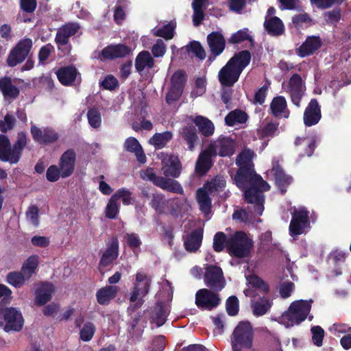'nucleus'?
Wrapping results in <instances>:
<instances>
[{"label": "nucleus", "mask_w": 351, "mask_h": 351, "mask_svg": "<svg viewBox=\"0 0 351 351\" xmlns=\"http://www.w3.org/2000/svg\"><path fill=\"white\" fill-rule=\"evenodd\" d=\"M271 114L276 117L288 118L289 111L287 108V101L282 96H278L273 99L270 104Z\"/></svg>", "instance_id": "25"}, {"label": "nucleus", "mask_w": 351, "mask_h": 351, "mask_svg": "<svg viewBox=\"0 0 351 351\" xmlns=\"http://www.w3.org/2000/svg\"><path fill=\"white\" fill-rule=\"evenodd\" d=\"M154 65V58L149 52L143 51L138 53L135 60V67L138 72L152 69Z\"/></svg>", "instance_id": "29"}, {"label": "nucleus", "mask_w": 351, "mask_h": 351, "mask_svg": "<svg viewBox=\"0 0 351 351\" xmlns=\"http://www.w3.org/2000/svg\"><path fill=\"white\" fill-rule=\"evenodd\" d=\"M53 286L50 283H45L38 289L35 302L38 305H43L50 300Z\"/></svg>", "instance_id": "37"}, {"label": "nucleus", "mask_w": 351, "mask_h": 351, "mask_svg": "<svg viewBox=\"0 0 351 351\" xmlns=\"http://www.w3.org/2000/svg\"><path fill=\"white\" fill-rule=\"evenodd\" d=\"M205 282L213 289L221 290L226 284L221 269L217 266L208 265L206 267Z\"/></svg>", "instance_id": "18"}, {"label": "nucleus", "mask_w": 351, "mask_h": 351, "mask_svg": "<svg viewBox=\"0 0 351 351\" xmlns=\"http://www.w3.org/2000/svg\"><path fill=\"white\" fill-rule=\"evenodd\" d=\"M16 120L13 115L7 114L3 120L0 121V130L3 132H6L13 128Z\"/></svg>", "instance_id": "61"}, {"label": "nucleus", "mask_w": 351, "mask_h": 351, "mask_svg": "<svg viewBox=\"0 0 351 351\" xmlns=\"http://www.w3.org/2000/svg\"><path fill=\"white\" fill-rule=\"evenodd\" d=\"M254 330L249 322L243 321L238 324L230 337L231 346H243L252 348Z\"/></svg>", "instance_id": "8"}, {"label": "nucleus", "mask_w": 351, "mask_h": 351, "mask_svg": "<svg viewBox=\"0 0 351 351\" xmlns=\"http://www.w3.org/2000/svg\"><path fill=\"white\" fill-rule=\"evenodd\" d=\"M226 311L228 315L234 316L239 311V300L237 297L231 296L226 301Z\"/></svg>", "instance_id": "62"}, {"label": "nucleus", "mask_w": 351, "mask_h": 351, "mask_svg": "<svg viewBox=\"0 0 351 351\" xmlns=\"http://www.w3.org/2000/svg\"><path fill=\"white\" fill-rule=\"evenodd\" d=\"M217 294L207 289H202L195 294V304L198 308L210 311L219 303Z\"/></svg>", "instance_id": "14"}, {"label": "nucleus", "mask_w": 351, "mask_h": 351, "mask_svg": "<svg viewBox=\"0 0 351 351\" xmlns=\"http://www.w3.org/2000/svg\"><path fill=\"white\" fill-rule=\"evenodd\" d=\"M250 60L251 54L248 51H242L232 57L219 72L221 84L226 86H232Z\"/></svg>", "instance_id": "4"}, {"label": "nucleus", "mask_w": 351, "mask_h": 351, "mask_svg": "<svg viewBox=\"0 0 351 351\" xmlns=\"http://www.w3.org/2000/svg\"><path fill=\"white\" fill-rule=\"evenodd\" d=\"M0 90L6 99H14L19 93V88L12 85L11 80L6 77L0 78Z\"/></svg>", "instance_id": "35"}, {"label": "nucleus", "mask_w": 351, "mask_h": 351, "mask_svg": "<svg viewBox=\"0 0 351 351\" xmlns=\"http://www.w3.org/2000/svg\"><path fill=\"white\" fill-rule=\"evenodd\" d=\"M321 109L316 99L311 100L304 112V123L306 126L316 125L321 119Z\"/></svg>", "instance_id": "21"}, {"label": "nucleus", "mask_w": 351, "mask_h": 351, "mask_svg": "<svg viewBox=\"0 0 351 351\" xmlns=\"http://www.w3.org/2000/svg\"><path fill=\"white\" fill-rule=\"evenodd\" d=\"M169 206H172L171 213H177L188 210L189 203L186 199H168Z\"/></svg>", "instance_id": "50"}, {"label": "nucleus", "mask_w": 351, "mask_h": 351, "mask_svg": "<svg viewBox=\"0 0 351 351\" xmlns=\"http://www.w3.org/2000/svg\"><path fill=\"white\" fill-rule=\"evenodd\" d=\"M311 300H299L293 302L287 311L279 317V323L286 328L300 324L308 317L311 309Z\"/></svg>", "instance_id": "5"}, {"label": "nucleus", "mask_w": 351, "mask_h": 351, "mask_svg": "<svg viewBox=\"0 0 351 351\" xmlns=\"http://www.w3.org/2000/svg\"><path fill=\"white\" fill-rule=\"evenodd\" d=\"M60 82L64 85H71L78 75L77 69L73 66H66L60 69L56 72Z\"/></svg>", "instance_id": "30"}, {"label": "nucleus", "mask_w": 351, "mask_h": 351, "mask_svg": "<svg viewBox=\"0 0 351 351\" xmlns=\"http://www.w3.org/2000/svg\"><path fill=\"white\" fill-rule=\"evenodd\" d=\"M232 217L244 222H250L254 217V214L250 208H247V210L244 209L235 211L232 215Z\"/></svg>", "instance_id": "57"}, {"label": "nucleus", "mask_w": 351, "mask_h": 351, "mask_svg": "<svg viewBox=\"0 0 351 351\" xmlns=\"http://www.w3.org/2000/svg\"><path fill=\"white\" fill-rule=\"evenodd\" d=\"M208 0H193L192 8L193 10V22L194 25H199L204 17L203 9Z\"/></svg>", "instance_id": "40"}, {"label": "nucleus", "mask_w": 351, "mask_h": 351, "mask_svg": "<svg viewBox=\"0 0 351 351\" xmlns=\"http://www.w3.org/2000/svg\"><path fill=\"white\" fill-rule=\"evenodd\" d=\"M27 145V136L23 132H19L17 139L11 147L7 136L0 135V160L11 164L17 163L22 155L23 149Z\"/></svg>", "instance_id": "6"}, {"label": "nucleus", "mask_w": 351, "mask_h": 351, "mask_svg": "<svg viewBox=\"0 0 351 351\" xmlns=\"http://www.w3.org/2000/svg\"><path fill=\"white\" fill-rule=\"evenodd\" d=\"M267 176L269 179L274 180L276 186L284 193L286 187L291 182V178L286 175L278 165V160L274 158L272 160V167L267 171Z\"/></svg>", "instance_id": "15"}, {"label": "nucleus", "mask_w": 351, "mask_h": 351, "mask_svg": "<svg viewBox=\"0 0 351 351\" xmlns=\"http://www.w3.org/2000/svg\"><path fill=\"white\" fill-rule=\"evenodd\" d=\"M76 154L73 149L65 151L59 161V167L62 170V178L69 177L74 171Z\"/></svg>", "instance_id": "20"}, {"label": "nucleus", "mask_w": 351, "mask_h": 351, "mask_svg": "<svg viewBox=\"0 0 351 351\" xmlns=\"http://www.w3.org/2000/svg\"><path fill=\"white\" fill-rule=\"evenodd\" d=\"M28 280L29 278L21 271L11 272L7 276V282L16 288L23 287Z\"/></svg>", "instance_id": "46"}, {"label": "nucleus", "mask_w": 351, "mask_h": 351, "mask_svg": "<svg viewBox=\"0 0 351 351\" xmlns=\"http://www.w3.org/2000/svg\"><path fill=\"white\" fill-rule=\"evenodd\" d=\"M316 135L313 132H309L302 136H298L295 141L296 145H301L304 147L305 154L311 156L315 149Z\"/></svg>", "instance_id": "27"}, {"label": "nucleus", "mask_w": 351, "mask_h": 351, "mask_svg": "<svg viewBox=\"0 0 351 351\" xmlns=\"http://www.w3.org/2000/svg\"><path fill=\"white\" fill-rule=\"evenodd\" d=\"M167 202L168 200H166L162 195L156 194L153 196L152 205L157 212L162 213L165 211L166 205L169 206Z\"/></svg>", "instance_id": "55"}, {"label": "nucleus", "mask_w": 351, "mask_h": 351, "mask_svg": "<svg viewBox=\"0 0 351 351\" xmlns=\"http://www.w3.org/2000/svg\"><path fill=\"white\" fill-rule=\"evenodd\" d=\"M185 81L186 77L184 73L182 71H178L171 77L170 88L183 90Z\"/></svg>", "instance_id": "52"}, {"label": "nucleus", "mask_w": 351, "mask_h": 351, "mask_svg": "<svg viewBox=\"0 0 351 351\" xmlns=\"http://www.w3.org/2000/svg\"><path fill=\"white\" fill-rule=\"evenodd\" d=\"M118 292L117 286H106L97 291V300L101 305L108 304L114 299Z\"/></svg>", "instance_id": "31"}, {"label": "nucleus", "mask_w": 351, "mask_h": 351, "mask_svg": "<svg viewBox=\"0 0 351 351\" xmlns=\"http://www.w3.org/2000/svg\"><path fill=\"white\" fill-rule=\"evenodd\" d=\"M207 41L211 53L215 56H219L224 50L226 42L223 35L218 32H213L207 36Z\"/></svg>", "instance_id": "22"}, {"label": "nucleus", "mask_w": 351, "mask_h": 351, "mask_svg": "<svg viewBox=\"0 0 351 351\" xmlns=\"http://www.w3.org/2000/svg\"><path fill=\"white\" fill-rule=\"evenodd\" d=\"M176 27V23L174 21L165 25L161 28H154L152 29V33L155 36L162 37L166 40H171L173 38L174 30Z\"/></svg>", "instance_id": "41"}, {"label": "nucleus", "mask_w": 351, "mask_h": 351, "mask_svg": "<svg viewBox=\"0 0 351 351\" xmlns=\"http://www.w3.org/2000/svg\"><path fill=\"white\" fill-rule=\"evenodd\" d=\"M283 88L289 94L293 104L298 107L300 106V100L305 91L301 77L298 74L293 75L287 84L283 86Z\"/></svg>", "instance_id": "12"}, {"label": "nucleus", "mask_w": 351, "mask_h": 351, "mask_svg": "<svg viewBox=\"0 0 351 351\" xmlns=\"http://www.w3.org/2000/svg\"><path fill=\"white\" fill-rule=\"evenodd\" d=\"M162 171L165 176L178 178L180 175L182 166L177 156L168 154H160Z\"/></svg>", "instance_id": "13"}, {"label": "nucleus", "mask_w": 351, "mask_h": 351, "mask_svg": "<svg viewBox=\"0 0 351 351\" xmlns=\"http://www.w3.org/2000/svg\"><path fill=\"white\" fill-rule=\"evenodd\" d=\"M156 186L162 189L167 190L172 193L179 194H183L184 193V190L178 181L170 178L162 177L161 179L158 180Z\"/></svg>", "instance_id": "36"}, {"label": "nucleus", "mask_w": 351, "mask_h": 351, "mask_svg": "<svg viewBox=\"0 0 351 351\" xmlns=\"http://www.w3.org/2000/svg\"><path fill=\"white\" fill-rule=\"evenodd\" d=\"M202 239V231L195 230L188 235L184 240V246L187 251L195 252L200 246Z\"/></svg>", "instance_id": "34"}, {"label": "nucleus", "mask_w": 351, "mask_h": 351, "mask_svg": "<svg viewBox=\"0 0 351 351\" xmlns=\"http://www.w3.org/2000/svg\"><path fill=\"white\" fill-rule=\"evenodd\" d=\"M141 177L144 180H148L154 183L156 186V183L159 179H161V176L156 175L153 168L149 167L145 170L141 171Z\"/></svg>", "instance_id": "59"}, {"label": "nucleus", "mask_w": 351, "mask_h": 351, "mask_svg": "<svg viewBox=\"0 0 351 351\" xmlns=\"http://www.w3.org/2000/svg\"><path fill=\"white\" fill-rule=\"evenodd\" d=\"M245 40H251V36L248 34V30L243 29L233 34L230 39V42L232 43H239Z\"/></svg>", "instance_id": "63"}, {"label": "nucleus", "mask_w": 351, "mask_h": 351, "mask_svg": "<svg viewBox=\"0 0 351 351\" xmlns=\"http://www.w3.org/2000/svg\"><path fill=\"white\" fill-rule=\"evenodd\" d=\"M247 289L243 291L247 297L254 298L269 291L268 285L255 274H245Z\"/></svg>", "instance_id": "16"}, {"label": "nucleus", "mask_w": 351, "mask_h": 351, "mask_svg": "<svg viewBox=\"0 0 351 351\" xmlns=\"http://www.w3.org/2000/svg\"><path fill=\"white\" fill-rule=\"evenodd\" d=\"M311 331L313 343L315 346L320 347L322 345V341L324 336V330L320 326H316L312 327Z\"/></svg>", "instance_id": "56"}, {"label": "nucleus", "mask_w": 351, "mask_h": 351, "mask_svg": "<svg viewBox=\"0 0 351 351\" xmlns=\"http://www.w3.org/2000/svg\"><path fill=\"white\" fill-rule=\"evenodd\" d=\"M124 146L127 151L135 154L138 162L141 163H145L146 162V156L143 153V149L135 138L130 137L127 138Z\"/></svg>", "instance_id": "33"}, {"label": "nucleus", "mask_w": 351, "mask_h": 351, "mask_svg": "<svg viewBox=\"0 0 351 351\" xmlns=\"http://www.w3.org/2000/svg\"><path fill=\"white\" fill-rule=\"evenodd\" d=\"M38 263L39 256L37 255L31 256L24 262L21 271L29 280L32 275L36 273Z\"/></svg>", "instance_id": "38"}, {"label": "nucleus", "mask_w": 351, "mask_h": 351, "mask_svg": "<svg viewBox=\"0 0 351 351\" xmlns=\"http://www.w3.org/2000/svg\"><path fill=\"white\" fill-rule=\"evenodd\" d=\"M226 184V181L221 176H217L210 182L204 184V188L207 190L210 195H214L215 192L221 191Z\"/></svg>", "instance_id": "48"}, {"label": "nucleus", "mask_w": 351, "mask_h": 351, "mask_svg": "<svg viewBox=\"0 0 351 351\" xmlns=\"http://www.w3.org/2000/svg\"><path fill=\"white\" fill-rule=\"evenodd\" d=\"M172 133L169 131L156 133L149 139V142L156 149H161L164 147L168 142H169L172 138Z\"/></svg>", "instance_id": "44"}, {"label": "nucleus", "mask_w": 351, "mask_h": 351, "mask_svg": "<svg viewBox=\"0 0 351 351\" xmlns=\"http://www.w3.org/2000/svg\"><path fill=\"white\" fill-rule=\"evenodd\" d=\"M62 177V170L56 165L50 166L46 172V178L49 182H56Z\"/></svg>", "instance_id": "60"}, {"label": "nucleus", "mask_w": 351, "mask_h": 351, "mask_svg": "<svg viewBox=\"0 0 351 351\" xmlns=\"http://www.w3.org/2000/svg\"><path fill=\"white\" fill-rule=\"evenodd\" d=\"M152 52L155 58L162 57L166 52V45L161 39H158L152 48Z\"/></svg>", "instance_id": "64"}, {"label": "nucleus", "mask_w": 351, "mask_h": 351, "mask_svg": "<svg viewBox=\"0 0 351 351\" xmlns=\"http://www.w3.org/2000/svg\"><path fill=\"white\" fill-rule=\"evenodd\" d=\"M291 213L292 219L289 225V233L295 239L310 229L309 212L306 208L299 206L294 207Z\"/></svg>", "instance_id": "7"}, {"label": "nucleus", "mask_w": 351, "mask_h": 351, "mask_svg": "<svg viewBox=\"0 0 351 351\" xmlns=\"http://www.w3.org/2000/svg\"><path fill=\"white\" fill-rule=\"evenodd\" d=\"M80 29V25L75 23L65 24L58 29L56 41L59 45H65L68 43L69 38L74 35Z\"/></svg>", "instance_id": "23"}, {"label": "nucleus", "mask_w": 351, "mask_h": 351, "mask_svg": "<svg viewBox=\"0 0 351 351\" xmlns=\"http://www.w3.org/2000/svg\"><path fill=\"white\" fill-rule=\"evenodd\" d=\"M112 197L115 199L117 202L120 199H122L123 204L124 205H130L132 204V197H131V192L125 188H121L119 190H117L112 195Z\"/></svg>", "instance_id": "53"}, {"label": "nucleus", "mask_w": 351, "mask_h": 351, "mask_svg": "<svg viewBox=\"0 0 351 351\" xmlns=\"http://www.w3.org/2000/svg\"><path fill=\"white\" fill-rule=\"evenodd\" d=\"M169 312L168 304L159 302L156 304L152 316V322L155 324L156 327L162 326Z\"/></svg>", "instance_id": "28"}, {"label": "nucleus", "mask_w": 351, "mask_h": 351, "mask_svg": "<svg viewBox=\"0 0 351 351\" xmlns=\"http://www.w3.org/2000/svg\"><path fill=\"white\" fill-rule=\"evenodd\" d=\"M226 246L230 254L237 257L246 256L252 246V241L243 232H237L227 237L222 232H217L213 239V247L221 252Z\"/></svg>", "instance_id": "3"}, {"label": "nucleus", "mask_w": 351, "mask_h": 351, "mask_svg": "<svg viewBox=\"0 0 351 351\" xmlns=\"http://www.w3.org/2000/svg\"><path fill=\"white\" fill-rule=\"evenodd\" d=\"M211 195L204 187L199 189L196 192V199L200 210L204 213L205 217L210 213L211 208Z\"/></svg>", "instance_id": "26"}, {"label": "nucleus", "mask_w": 351, "mask_h": 351, "mask_svg": "<svg viewBox=\"0 0 351 351\" xmlns=\"http://www.w3.org/2000/svg\"><path fill=\"white\" fill-rule=\"evenodd\" d=\"M23 322L21 312L15 308L0 307V326H3L5 331H20L23 328Z\"/></svg>", "instance_id": "9"}, {"label": "nucleus", "mask_w": 351, "mask_h": 351, "mask_svg": "<svg viewBox=\"0 0 351 351\" xmlns=\"http://www.w3.org/2000/svg\"><path fill=\"white\" fill-rule=\"evenodd\" d=\"M32 47V41L29 38H24L19 42L11 51L7 59L10 66H14L22 62L27 56Z\"/></svg>", "instance_id": "11"}, {"label": "nucleus", "mask_w": 351, "mask_h": 351, "mask_svg": "<svg viewBox=\"0 0 351 351\" xmlns=\"http://www.w3.org/2000/svg\"><path fill=\"white\" fill-rule=\"evenodd\" d=\"M247 114L241 110H234L230 112L225 118V121L230 126H234L243 123L247 121Z\"/></svg>", "instance_id": "47"}, {"label": "nucleus", "mask_w": 351, "mask_h": 351, "mask_svg": "<svg viewBox=\"0 0 351 351\" xmlns=\"http://www.w3.org/2000/svg\"><path fill=\"white\" fill-rule=\"evenodd\" d=\"M271 306V301L262 297L259 300L252 302V308L253 314L256 316H261L265 315Z\"/></svg>", "instance_id": "43"}, {"label": "nucleus", "mask_w": 351, "mask_h": 351, "mask_svg": "<svg viewBox=\"0 0 351 351\" xmlns=\"http://www.w3.org/2000/svg\"><path fill=\"white\" fill-rule=\"evenodd\" d=\"M119 255V241L117 238H112L103 252L99 263V270L102 274L105 273V269L110 266L117 258Z\"/></svg>", "instance_id": "17"}, {"label": "nucleus", "mask_w": 351, "mask_h": 351, "mask_svg": "<svg viewBox=\"0 0 351 351\" xmlns=\"http://www.w3.org/2000/svg\"><path fill=\"white\" fill-rule=\"evenodd\" d=\"M254 156V152L250 149H244L238 155L236 164L239 169L234 182L239 188L244 191L247 202L254 204V213L261 215L264 210L263 192L268 191L270 186L259 175L255 173L252 162Z\"/></svg>", "instance_id": "1"}, {"label": "nucleus", "mask_w": 351, "mask_h": 351, "mask_svg": "<svg viewBox=\"0 0 351 351\" xmlns=\"http://www.w3.org/2000/svg\"><path fill=\"white\" fill-rule=\"evenodd\" d=\"M279 133L278 123L271 121L263 123L258 130L261 138H272Z\"/></svg>", "instance_id": "42"}, {"label": "nucleus", "mask_w": 351, "mask_h": 351, "mask_svg": "<svg viewBox=\"0 0 351 351\" xmlns=\"http://www.w3.org/2000/svg\"><path fill=\"white\" fill-rule=\"evenodd\" d=\"M321 44L322 42L319 37L309 36L298 49L297 53L302 58L308 56L318 49Z\"/></svg>", "instance_id": "24"}, {"label": "nucleus", "mask_w": 351, "mask_h": 351, "mask_svg": "<svg viewBox=\"0 0 351 351\" xmlns=\"http://www.w3.org/2000/svg\"><path fill=\"white\" fill-rule=\"evenodd\" d=\"M87 118L89 125L93 128H98L101 124L100 112L96 109H90L87 112Z\"/></svg>", "instance_id": "54"}, {"label": "nucleus", "mask_w": 351, "mask_h": 351, "mask_svg": "<svg viewBox=\"0 0 351 351\" xmlns=\"http://www.w3.org/2000/svg\"><path fill=\"white\" fill-rule=\"evenodd\" d=\"M131 48L125 45H110L105 47L101 52L94 55L95 58L101 60L122 58L130 53Z\"/></svg>", "instance_id": "19"}, {"label": "nucleus", "mask_w": 351, "mask_h": 351, "mask_svg": "<svg viewBox=\"0 0 351 351\" xmlns=\"http://www.w3.org/2000/svg\"><path fill=\"white\" fill-rule=\"evenodd\" d=\"M193 122L198 127L199 131L205 136H210L213 134L215 126L213 123L208 118L198 115L196 116Z\"/></svg>", "instance_id": "32"}, {"label": "nucleus", "mask_w": 351, "mask_h": 351, "mask_svg": "<svg viewBox=\"0 0 351 351\" xmlns=\"http://www.w3.org/2000/svg\"><path fill=\"white\" fill-rule=\"evenodd\" d=\"M182 136L184 141L188 144V147L190 151L194 149L195 143L198 140L197 130L193 126L184 127L181 132Z\"/></svg>", "instance_id": "45"}, {"label": "nucleus", "mask_w": 351, "mask_h": 351, "mask_svg": "<svg viewBox=\"0 0 351 351\" xmlns=\"http://www.w3.org/2000/svg\"><path fill=\"white\" fill-rule=\"evenodd\" d=\"M234 150L235 143L229 137H219L210 141L207 148L199 156L195 166L196 171L200 175L204 174L212 166L213 156H230Z\"/></svg>", "instance_id": "2"}, {"label": "nucleus", "mask_w": 351, "mask_h": 351, "mask_svg": "<svg viewBox=\"0 0 351 351\" xmlns=\"http://www.w3.org/2000/svg\"><path fill=\"white\" fill-rule=\"evenodd\" d=\"M265 27L268 32L272 35H279L284 30L282 22L276 16L271 18L266 17Z\"/></svg>", "instance_id": "39"}, {"label": "nucleus", "mask_w": 351, "mask_h": 351, "mask_svg": "<svg viewBox=\"0 0 351 351\" xmlns=\"http://www.w3.org/2000/svg\"><path fill=\"white\" fill-rule=\"evenodd\" d=\"M150 280L143 272L139 271L136 275L134 289L130 295V301L136 302V305L140 306L142 304V298L149 292Z\"/></svg>", "instance_id": "10"}, {"label": "nucleus", "mask_w": 351, "mask_h": 351, "mask_svg": "<svg viewBox=\"0 0 351 351\" xmlns=\"http://www.w3.org/2000/svg\"><path fill=\"white\" fill-rule=\"evenodd\" d=\"M206 91V80L204 77H198L195 81V86L191 91L192 97L202 96Z\"/></svg>", "instance_id": "58"}, {"label": "nucleus", "mask_w": 351, "mask_h": 351, "mask_svg": "<svg viewBox=\"0 0 351 351\" xmlns=\"http://www.w3.org/2000/svg\"><path fill=\"white\" fill-rule=\"evenodd\" d=\"M120 208V204L112 196L110 198L105 209L106 217L109 219H114L117 217Z\"/></svg>", "instance_id": "49"}, {"label": "nucleus", "mask_w": 351, "mask_h": 351, "mask_svg": "<svg viewBox=\"0 0 351 351\" xmlns=\"http://www.w3.org/2000/svg\"><path fill=\"white\" fill-rule=\"evenodd\" d=\"M95 332V326L91 322L84 324L80 332V339L83 341H90Z\"/></svg>", "instance_id": "51"}]
</instances>
